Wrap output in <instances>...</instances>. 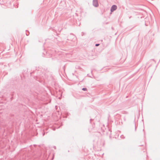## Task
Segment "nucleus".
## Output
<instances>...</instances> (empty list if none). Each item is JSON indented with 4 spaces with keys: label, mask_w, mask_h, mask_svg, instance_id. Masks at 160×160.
<instances>
[{
    "label": "nucleus",
    "mask_w": 160,
    "mask_h": 160,
    "mask_svg": "<svg viewBox=\"0 0 160 160\" xmlns=\"http://www.w3.org/2000/svg\"><path fill=\"white\" fill-rule=\"evenodd\" d=\"M117 8V7L116 6L114 5H113L112 7H111V12H113L114 10H116V9Z\"/></svg>",
    "instance_id": "nucleus-1"
},
{
    "label": "nucleus",
    "mask_w": 160,
    "mask_h": 160,
    "mask_svg": "<svg viewBox=\"0 0 160 160\" xmlns=\"http://www.w3.org/2000/svg\"><path fill=\"white\" fill-rule=\"evenodd\" d=\"M93 5L95 7H97L98 6V3L97 0H95L93 2Z\"/></svg>",
    "instance_id": "nucleus-2"
},
{
    "label": "nucleus",
    "mask_w": 160,
    "mask_h": 160,
    "mask_svg": "<svg viewBox=\"0 0 160 160\" xmlns=\"http://www.w3.org/2000/svg\"><path fill=\"white\" fill-rule=\"evenodd\" d=\"M82 90L84 91H86L87 90V88H84L82 89Z\"/></svg>",
    "instance_id": "nucleus-3"
},
{
    "label": "nucleus",
    "mask_w": 160,
    "mask_h": 160,
    "mask_svg": "<svg viewBox=\"0 0 160 160\" xmlns=\"http://www.w3.org/2000/svg\"><path fill=\"white\" fill-rule=\"evenodd\" d=\"M99 45V44H96V46H98Z\"/></svg>",
    "instance_id": "nucleus-4"
}]
</instances>
